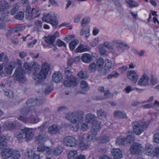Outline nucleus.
Wrapping results in <instances>:
<instances>
[{
  "label": "nucleus",
  "mask_w": 159,
  "mask_h": 159,
  "mask_svg": "<svg viewBox=\"0 0 159 159\" xmlns=\"http://www.w3.org/2000/svg\"><path fill=\"white\" fill-rule=\"evenodd\" d=\"M76 80L74 77H68L66 80H65L63 84L66 87H70L71 86H75L77 84Z\"/></svg>",
  "instance_id": "1a4fd4ad"
},
{
  "label": "nucleus",
  "mask_w": 159,
  "mask_h": 159,
  "mask_svg": "<svg viewBox=\"0 0 159 159\" xmlns=\"http://www.w3.org/2000/svg\"><path fill=\"white\" fill-rule=\"evenodd\" d=\"M3 65H0V75L1 76H5L7 74H10L12 73V69L10 66H6L3 70Z\"/></svg>",
  "instance_id": "f8f14e48"
},
{
  "label": "nucleus",
  "mask_w": 159,
  "mask_h": 159,
  "mask_svg": "<svg viewBox=\"0 0 159 159\" xmlns=\"http://www.w3.org/2000/svg\"><path fill=\"white\" fill-rule=\"evenodd\" d=\"M49 19L50 20L48 22L52 24L53 26L55 27L58 25V21L57 20L56 17L53 14H51V17Z\"/></svg>",
  "instance_id": "a878e982"
},
{
  "label": "nucleus",
  "mask_w": 159,
  "mask_h": 159,
  "mask_svg": "<svg viewBox=\"0 0 159 159\" xmlns=\"http://www.w3.org/2000/svg\"><path fill=\"white\" fill-rule=\"evenodd\" d=\"M24 134L23 129L21 130L17 131L15 134V137L17 139H21L23 137Z\"/></svg>",
  "instance_id": "49530a36"
},
{
  "label": "nucleus",
  "mask_w": 159,
  "mask_h": 159,
  "mask_svg": "<svg viewBox=\"0 0 159 159\" xmlns=\"http://www.w3.org/2000/svg\"><path fill=\"white\" fill-rule=\"evenodd\" d=\"M127 78L131 80L134 83L137 82L139 76L136 72L134 70L128 71L127 74Z\"/></svg>",
  "instance_id": "9b49d317"
},
{
  "label": "nucleus",
  "mask_w": 159,
  "mask_h": 159,
  "mask_svg": "<svg viewBox=\"0 0 159 159\" xmlns=\"http://www.w3.org/2000/svg\"><path fill=\"white\" fill-rule=\"evenodd\" d=\"M80 85V89L84 91H87L89 89L87 83L84 80L81 81Z\"/></svg>",
  "instance_id": "e433bc0d"
},
{
  "label": "nucleus",
  "mask_w": 159,
  "mask_h": 159,
  "mask_svg": "<svg viewBox=\"0 0 159 159\" xmlns=\"http://www.w3.org/2000/svg\"><path fill=\"white\" fill-rule=\"evenodd\" d=\"M24 68L25 69V70H23L25 71V72H27L30 74L31 72V66H30L29 64L27 63H25L24 65Z\"/></svg>",
  "instance_id": "3c124183"
},
{
  "label": "nucleus",
  "mask_w": 159,
  "mask_h": 159,
  "mask_svg": "<svg viewBox=\"0 0 159 159\" xmlns=\"http://www.w3.org/2000/svg\"><path fill=\"white\" fill-rule=\"evenodd\" d=\"M13 151L11 149L6 148L3 149L1 152V154L2 158L7 159L9 158L12 155Z\"/></svg>",
  "instance_id": "ddd939ff"
},
{
  "label": "nucleus",
  "mask_w": 159,
  "mask_h": 159,
  "mask_svg": "<svg viewBox=\"0 0 159 159\" xmlns=\"http://www.w3.org/2000/svg\"><path fill=\"white\" fill-rule=\"evenodd\" d=\"M89 49L88 47H85L84 45H80L75 50L76 52H80L88 51Z\"/></svg>",
  "instance_id": "2f4dec72"
},
{
  "label": "nucleus",
  "mask_w": 159,
  "mask_h": 159,
  "mask_svg": "<svg viewBox=\"0 0 159 159\" xmlns=\"http://www.w3.org/2000/svg\"><path fill=\"white\" fill-rule=\"evenodd\" d=\"M84 113L81 111L75 112V122H80L82 121L84 119Z\"/></svg>",
  "instance_id": "f3484780"
},
{
  "label": "nucleus",
  "mask_w": 159,
  "mask_h": 159,
  "mask_svg": "<svg viewBox=\"0 0 159 159\" xmlns=\"http://www.w3.org/2000/svg\"><path fill=\"white\" fill-rule=\"evenodd\" d=\"M90 21V19L86 18H83L82 21L81 25L84 27Z\"/></svg>",
  "instance_id": "e2e57ef3"
},
{
  "label": "nucleus",
  "mask_w": 159,
  "mask_h": 159,
  "mask_svg": "<svg viewBox=\"0 0 159 159\" xmlns=\"http://www.w3.org/2000/svg\"><path fill=\"white\" fill-rule=\"evenodd\" d=\"M105 67L109 70L110 69L112 68V63L110 60L108 59H106L105 61Z\"/></svg>",
  "instance_id": "79ce46f5"
},
{
  "label": "nucleus",
  "mask_w": 159,
  "mask_h": 159,
  "mask_svg": "<svg viewBox=\"0 0 159 159\" xmlns=\"http://www.w3.org/2000/svg\"><path fill=\"white\" fill-rule=\"evenodd\" d=\"M8 141L6 136H1L0 137V148L2 149L6 147L7 143Z\"/></svg>",
  "instance_id": "b1692460"
},
{
  "label": "nucleus",
  "mask_w": 159,
  "mask_h": 159,
  "mask_svg": "<svg viewBox=\"0 0 159 159\" xmlns=\"http://www.w3.org/2000/svg\"><path fill=\"white\" fill-rule=\"evenodd\" d=\"M7 129L9 130H12L14 129L16 127V124L13 123H10L6 125Z\"/></svg>",
  "instance_id": "13d9d810"
},
{
  "label": "nucleus",
  "mask_w": 159,
  "mask_h": 159,
  "mask_svg": "<svg viewBox=\"0 0 159 159\" xmlns=\"http://www.w3.org/2000/svg\"><path fill=\"white\" fill-rule=\"evenodd\" d=\"M8 61V58L4 52H2L0 54V61L7 62Z\"/></svg>",
  "instance_id": "603ef678"
},
{
  "label": "nucleus",
  "mask_w": 159,
  "mask_h": 159,
  "mask_svg": "<svg viewBox=\"0 0 159 159\" xmlns=\"http://www.w3.org/2000/svg\"><path fill=\"white\" fill-rule=\"evenodd\" d=\"M119 74L116 71L113 72L111 74L108 75L107 79H110L112 78H116L119 76Z\"/></svg>",
  "instance_id": "864d4df0"
},
{
  "label": "nucleus",
  "mask_w": 159,
  "mask_h": 159,
  "mask_svg": "<svg viewBox=\"0 0 159 159\" xmlns=\"http://www.w3.org/2000/svg\"><path fill=\"white\" fill-rule=\"evenodd\" d=\"M110 93L109 90H107L104 93V96H98L96 98H94V99L96 100H103L108 98L110 97Z\"/></svg>",
  "instance_id": "f704fd0d"
},
{
  "label": "nucleus",
  "mask_w": 159,
  "mask_h": 159,
  "mask_svg": "<svg viewBox=\"0 0 159 159\" xmlns=\"http://www.w3.org/2000/svg\"><path fill=\"white\" fill-rule=\"evenodd\" d=\"M142 147L141 144L134 143L130 148L131 153L133 154H138L140 152Z\"/></svg>",
  "instance_id": "6e6552de"
},
{
  "label": "nucleus",
  "mask_w": 159,
  "mask_h": 159,
  "mask_svg": "<svg viewBox=\"0 0 159 159\" xmlns=\"http://www.w3.org/2000/svg\"><path fill=\"white\" fill-rule=\"evenodd\" d=\"M33 8L29 6H27L26 8L25 12V13L26 18L28 20H30L33 18Z\"/></svg>",
  "instance_id": "4be33fe9"
},
{
  "label": "nucleus",
  "mask_w": 159,
  "mask_h": 159,
  "mask_svg": "<svg viewBox=\"0 0 159 159\" xmlns=\"http://www.w3.org/2000/svg\"><path fill=\"white\" fill-rule=\"evenodd\" d=\"M97 119L96 116L91 113H89L85 115V119L86 121L88 122H90L93 121V122L95 121Z\"/></svg>",
  "instance_id": "bb28decb"
},
{
  "label": "nucleus",
  "mask_w": 159,
  "mask_h": 159,
  "mask_svg": "<svg viewBox=\"0 0 159 159\" xmlns=\"http://www.w3.org/2000/svg\"><path fill=\"white\" fill-rule=\"evenodd\" d=\"M25 138L27 141L30 140L34 137V132L32 128H26L23 129Z\"/></svg>",
  "instance_id": "9d476101"
},
{
  "label": "nucleus",
  "mask_w": 159,
  "mask_h": 159,
  "mask_svg": "<svg viewBox=\"0 0 159 159\" xmlns=\"http://www.w3.org/2000/svg\"><path fill=\"white\" fill-rule=\"evenodd\" d=\"M96 64L94 63H92L89 65V70L91 72H92L96 70Z\"/></svg>",
  "instance_id": "69168bd1"
},
{
  "label": "nucleus",
  "mask_w": 159,
  "mask_h": 159,
  "mask_svg": "<svg viewBox=\"0 0 159 159\" xmlns=\"http://www.w3.org/2000/svg\"><path fill=\"white\" fill-rule=\"evenodd\" d=\"M78 43V41L76 39L73 40L69 43V46L71 50H73Z\"/></svg>",
  "instance_id": "ea45409f"
},
{
  "label": "nucleus",
  "mask_w": 159,
  "mask_h": 159,
  "mask_svg": "<svg viewBox=\"0 0 159 159\" xmlns=\"http://www.w3.org/2000/svg\"><path fill=\"white\" fill-rule=\"evenodd\" d=\"M128 133L129 135L127 136V138H125L126 143H131L132 142L134 141L135 140L134 137L133 136L132 131H128Z\"/></svg>",
  "instance_id": "cd10ccee"
},
{
  "label": "nucleus",
  "mask_w": 159,
  "mask_h": 159,
  "mask_svg": "<svg viewBox=\"0 0 159 159\" xmlns=\"http://www.w3.org/2000/svg\"><path fill=\"white\" fill-rule=\"evenodd\" d=\"M33 74L34 75V80H42L46 78L50 69L48 63L45 62L43 63L40 70V66L36 62H34L32 66Z\"/></svg>",
  "instance_id": "f257e3e1"
},
{
  "label": "nucleus",
  "mask_w": 159,
  "mask_h": 159,
  "mask_svg": "<svg viewBox=\"0 0 159 159\" xmlns=\"http://www.w3.org/2000/svg\"><path fill=\"white\" fill-rule=\"evenodd\" d=\"M89 30V28H88L87 30H84L83 29L80 32V34L81 36L84 35L85 37L87 38L90 35Z\"/></svg>",
  "instance_id": "58836bf2"
},
{
  "label": "nucleus",
  "mask_w": 159,
  "mask_h": 159,
  "mask_svg": "<svg viewBox=\"0 0 159 159\" xmlns=\"http://www.w3.org/2000/svg\"><path fill=\"white\" fill-rule=\"evenodd\" d=\"M98 140L101 143H106L109 141V138L106 135H103L98 138Z\"/></svg>",
  "instance_id": "a19ab883"
},
{
  "label": "nucleus",
  "mask_w": 159,
  "mask_h": 159,
  "mask_svg": "<svg viewBox=\"0 0 159 159\" xmlns=\"http://www.w3.org/2000/svg\"><path fill=\"white\" fill-rule=\"evenodd\" d=\"M78 76L81 78L86 79L88 77V75L85 71L81 70L78 74Z\"/></svg>",
  "instance_id": "a18cd8bd"
},
{
  "label": "nucleus",
  "mask_w": 159,
  "mask_h": 159,
  "mask_svg": "<svg viewBox=\"0 0 159 159\" xmlns=\"http://www.w3.org/2000/svg\"><path fill=\"white\" fill-rule=\"evenodd\" d=\"M97 116L99 119H103L106 118L107 114L106 112L102 109L97 111Z\"/></svg>",
  "instance_id": "c85d7f7f"
},
{
  "label": "nucleus",
  "mask_w": 159,
  "mask_h": 159,
  "mask_svg": "<svg viewBox=\"0 0 159 159\" xmlns=\"http://www.w3.org/2000/svg\"><path fill=\"white\" fill-rule=\"evenodd\" d=\"M104 62V60L102 58H99L97 61V66H98V68L102 67Z\"/></svg>",
  "instance_id": "5fc2aeb1"
},
{
  "label": "nucleus",
  "mask_w": 159,
  "mask_h": 159,
  "mask_svg": "<svg viewBox=\"0 0 159 159\" xmlns=\"http://www.w3.org/2000/svg\"><path fill=\"white\" fill-rule=\"evenodd\" d=\"M13 159H18L20 156V153L19 151L13 152Z\"/></svg>",
  "instance_id": "338daca9"
},
{
  "label": "nucleus",
  "mask_w": 159,
  "mask_h": 159,
  "mask_svg": "<svg viewBox=\"0 0 159 159\" xmlns=\"http://www.w3.org/2000/svg\"><path fill=\"white\" fill-rule=\"evenodd\" d=\"M100 53L102 56H105L107 55V53L106 49L104 47H102L99 48Z\"/></svg>",
  "instance_id": "bf43d9fd"
},
{
  "label": "nucleus",
  "mask_w": 159,
  "mask_h": 159,
  "mask_svg": "<svg viewBox=\"0 0 159 159\" xmlns=\"http://www.w3.org/2000/svg\"><path fill=\"white\" fill-rule=\"evenodd\" d=\"M45 41L48 44V47L51 48L52 46H54V43L55 41V37L53 36L49 35L44 37Z\"/></svg>",
  "instance_id": "dca6fc26"
},
{
  "label": "nucleus",
  "mask_w": 159,
  "mask_h": 159,
  "mask_svg": "<svg viewBox=\"0 0 159 159\" xmlns=\"http://www.w3.org/2000/svg\"><path fill=\"white\" fill-rule=\"evenodd\" d=\"M43 15L44 16L42 18L43 21L48 22L49 20H50L49 19L50 17H51V13H49L48 14H46V15L44 14Z\"/></svg>",
  "instance_id": "6e6d98bb"
},
{
  "label": "nucleus",
  "mask_w": 159,
  "mask_h": 159,
  "mask_svg": "<svg viewBox=\"0 0 159 159\" xmlns=\"http://www.w3.org/2000/svg\"><path fill=\"white\" fill-rule=\"evenodd\" d=\"M159 106V102L157 100H155V102L153 104H147L143 106L144 108H150L153 107L156 110H157V107Z\"/></svg>",
  "instance_id": "c756f323"
},
{
  "label": "nucleus",
  "mask_w": 159,
  "mask_h": 159,
  "mask_svg": "<svg viewBox=\"0 0 159 159\" xmlns=\"http://www.w3.org/2000/svg\"><path fill=\"white\" fill-rule=\"evenodd\" d=\"M28 109L26 108H23L20 110L21 113L23 115H27L30 114V116L29 118V122L30 123H36L39 121V119L37 117V115L36 110L34 109H32L33 111L31 110H27Z\"/></svg>",
  "instance_id": "7ed1b4c3"
},
{
  "label": "nucleus",
  "mask_w": 159,
  "mask_h": 159,
  "mask_svg": "<svg viewBox=\"0 0 159 159\" xmlns=\"http://www.w3.org/2000/svg\"><path fill=\"white\" fill-rule=\"evenodd\" d=\"M77 152L76 151H70L68 155V159H76L77 157Z\"/></svg>",
  "instance_id": "c9c22d12"
},
{
  "label": "nucleus",
  "mask_w": 159,
  "mask_h": 159,
  "mask_svg": "<svg viewBox=\"0 0 159 159\" xmlns=\"http://www.w3.org/2000/svg\"><path fill=\"white\" fill-rule=\"evenodd\" d=\"M127 3L129 5L130 8L137 7L139 5V4L133 0H129L127 1Z\"/></svg>",
  "instance_id": "de8ad7c7"
},
{
  "label": "nucleus",
  "mask_w": 159,
  "mask_h": 159,
  "mask_svg": "<svg viewBox=\"0 0 159 159\" xmlns=\"http://www.w3.org/2000/svg\"><path fill=\"white\" fill-rule=\"evenodd\" d=\"M114 115L115 117L119 118H125L126 117V114L125 112L119 111H115Z\"/></svg>",
  "instance_id": "473e14b6"
},
{
  "label": "nucleus",
  "mask_w": 159,
  "mask_h": 159,
  "mask_svg": "<svg viewBox=\"0 0 159 159\" xmlns=\"http://www.w3.org/2000/svg\"><path fill=\"white\" fill-rule=\"evenodd\" d=\"M72 72L71 71V67H67L65 70V74L67 77L71 78V77H74L71 75Z\"/></svg>",
  "instance_id": "4c0bfd02"
},
{
  "label": "nucleus",
  "mask_w": 159,
  "mask_h": 159,
  "mask_svg": "<svg viewBox=\"0 0 159 159\" xmlns=\"http://www.w3.org/2000/svg\"><path fill=\"white\" fill-rule=\"evenodd\" d=\"M46 146H45L43 144H41L39 145L37 148L38 151L42 152H44Z\"/></svg>",
  "instance_id": "774afa93"
},
{
  "label": "nucleus",
  "mask_w": 159,
  "mask_h": 159,
  "mask_svg": "<svg viewBox=\"0 0 159 159\" xmlns=\"http://www.w3.org/2000/svg\"><path fill=\"white\" fill-rule=\"evenodd\" d=\"M152 145L147 143L145 146L146 154L148 155H151L153 153L154 156H158L159 155V148L158 147H156L154 150Z\"/></svg>",
  "instance_id": "39448f33"
},
{
  "label": "nucleus",
  "mask_w": 159,
  "mask_h": 159,
  "mask_svg": "<svg viewBox=\"0 0 159 159\" xmlns=\"http://www.w3.org/2000/svg\"><path fill=\"white\" fill-rule=\"evenodd\" d=\"M98 71L100 72V75H105L106 74L108 73L109 71V70H108L105 67H103L98 68Z\"/></svg>",
  "instance_id": "37998d69"
},
{
  "label": "nucleus",
  "mask_w": 159,
  "mask_h": 159,
  "mask_svg": "<svg viewBox=\"0 0 159 159\" xmlns=\"http://www.w3.org/2000/svg\"><path fill=\"white\" fill-rule=\"evenodd\" d=\"M149 78L147 75L143 74L139 80L138 84L140 86H145L148 84Z\"/></svg>",
  "instance_id": "4468645a"
},
{
  "label": "nucleus",
  "mask_w": 159,
  "mask_h": 159,
  "mask_svg": "<svg viewBox=\"0 0 159 159\" xmlns=\"http://www.w3.org/2000/svg\"><path fill=\"white\" fill-rule=\"evenodd\" d=\"M72 124L70 126V129L72 130L76 131L79 128L80 126L78 123L79 122H72Z\"/></svg>",
  "instance_id": "c03bdc74"
},
{
  "label": "nucleus",
  "mask_w": 159,
  "mask_h": 159,
  "mask_svg": "<svg viewBox=\"0 0 159 159\" xmlns=\"http://www.w3.org/2000/svg\"><path fill=\"white\" fill-rule=\"evenodd\" d=\"M116 142L117 145H123L126 142V139L125 138H119L117 139Z\"/></svg>",
  "instance_id": "8fccbe9b"
},
{
  "label": "nucleus",
  "mask_w": 159,
  "mask_h": 159,
  "mask_svg": "<svg viewBox=\"0 0 159 159\" xmlns=\"http://www.w3.org/2000/svg\"><path fill=\"white\" fill-rule=\"evenodd\" d=\"M52 79L55 82L58 83L62 81V77L61 74L59 72L54 73L52 75Z\"/></svg>",
  "instance_id": "6ab92c4d"
},
{
  "label": "nucleus",
  "mask_w": 159,
  "mask_h": 159,
  "mask_svg": "<svg viewBox=\"0 0 159 159\" xmlns=\"http://www.w3.org/2000/svg\"><path fill=\"white\" fill-rule=\"evenodd\" d=\"M43 102V101L41 100H33L32 98L28 100L26 102L28 107H24V108L28 109V110H32V109H34L35 110L34 107L37 106V105L41 104ZM33 111H32V112Z\"/></svg>",
  "instance_id": "423d86ee"
},
{
  "label": "nucleus",
  "mask_w": 159,
  "mask_h": 159,
  "mask_svg": "<svg viewBox=\"0 0 159 159\" xmlns=\"http://www.w3.org/2000/svg\"><path fill=\"white\" fill-rule=\"evenodd\" d=\"M148 123L147 122L135 121L132 123L134 133L137 135H140L148 128Z\"/></svg>",
  "instance_id": "f03ea898"
},
{
  "label": "nucleus",
  "mask_w": 159,
  "mask_h": 159,
  "mask_svg": "<svg viewBox=\"0 0 159 159\" xmlns=\"http://www.w3.org/2000/svg\"><path fill=\"white\" fill-rule=\"evenodd\" d=\"M101 128V123L100 122L98 121H94L93 122L92 129L91 131L94 133H96L97 134L98 132L100 129Z\"/></svg>",
  "instance_id": "412c9836"
},
{
  "label": "nucleus",
  "mask_w": 159,
  "mask_h": 159,
  "mask_svg": "<svg viewBox=\"0 0 159 159\" xmlns=\"http://www.w3.org/2000/svg\"><path fill=\"white\" fill-rule=\"evenodd\" d=\"M62 152L61 148H55L53 151V154L56 156L59 155Z\"/></svg>",
  "instance_id": "0e129e2a"
},
{
  "label": "nucleus",
  "mask_w": 159,
  "mask_h": 159,
  "mask_svg": "<svg viewBox=\"0 0 159 159\" xmlns=\"http://www.w3.org/2000/svg\"><path fill=\"white\" fill-rule=\"evenodd\" d=\"M19 8V7L17 5H15L11 11V13L12 15H15L16 12H18Z\"/></svg>",
  "instance_id": "680f3d73"
},
{
  "label": "nucleus",
  "mask_w": 159,
  "mask_h": 159,
  "mask_svg": "<svg viewBox=\"0 0 159 159\" xmlns=\"http://www.w3.org/2000/svg\"><path fill=\"white\" fill-rule=\"evenodd\" d=\"M75 112L73 113L69 112L66 115L65 117L71 122H75Z\"/></svg>",
  "instance_id": "72a5a7b5"
},
{
  "label": "nucleus",
  "mask_w": 159,
  "mask_h": 159,
  "mask_svg": "<svg viewBox=\"0 0 159 159\" xmlns=\"http://www.w3.org/2000/svg\"><path fill=\"white\" fill-rule=\"evenodd\" d=\"M87 142L86 143H84V141L83 140H80L79 143V145L80 148L82 150H84L86 149L88 147V144Z\"/></svg>",
  "instance_id": "09e8293b"
},
{
  "label": "nucleus",
  "mask_w": 159,
  "mask_h": 159,
  "mask_svg": "<svg viewBox=\"0 0 159 159\" xmlns=\"http://www.w3.org/2000/svg\"><path fill=\"white\" fill-rule=\"evenodd\" d=\"M63 142L66 146L69 147H73L77 143V140L71 136L66 137L63 139Z\"/></svg>",
  "instance_id": "0eeeda50"
},
{
  "label": "nucleus",
  "mask_w": 159,
  "mask_h": 159,
  "mask_svg": "<svg viewBox=\"0 0 159 159\" xmlns=\"http://www.w3.org/2000/svg\"><path fill=\"white\" fill-rule=\"evenodd\" d=\"M81 60L85 63H89L92 60V57L89 54L84 53L82 56Z\"/></svg>",
  "instance_id": "393cba45"
},
{
  "label": "nucleus",
  "mask_w": 159,
  "mask_h": 159,
  "mask_svg": "<svg viewBox=\"0 0 159 159\" xmlns=\"http://www.w3.org/2000/svg\"><path fill=\"white\" fill-rule=\"evenodd\" d=\"M48 139V136L46 134L42 133L36 137L35 140L38 143H42L46 141Z\"/></svg>",
  "instance_id": "2eb2a0df"
},
{
  "label": "nucleus",
  "mask_w": 159,
  "mask_h": 159,
  "mask_svg": "<svg viewBox=\"0 0 159 159\" xmlns=\"http://www.w3.org/2000/svg\"><path fill=\"white\" fill-rule=\"evenodd\" d=\"M96 133H94L91 131H90L87 134L85 135L86 137V141L87 143H90L94 140H96Z\"/></svg>",
  "instance_id": "aec40b11"
},
{
  "label": "nucleus",
  "mask_w": 159,
  "mask_h": 159,
  "mask_svg": "<svg viewBox=\"0 0 159 159\" xmlns=\"http://www.w3.org/2000/svg\"><path fill=\"white\" fill-rule=\"evenodd\" d=\"M24 14L22 12H20L15 16V18L19 20H22L24 18Z\"/></svg>",
  "instance_id": "052dcab7"
},
{
  "label": "nucleus",
  "mask_w": 159,
  "mask_h": 159,
  "mask_svg": "<svg viewBox=\"0 0 159 159\" xmlns=\"http://www.w3.org/2000/svg\"><path fill=\"white\" fill-rule=\"evenodd\" d=\"M25 28V26H20L16 27L13 29V30L14 32H18L23 30Z\"/></svg>",
  "instance_id": "4d7b16f0"
},
{
  "label": "nucleus",
  "mask_w": 159,
  "mask_h": 159,
  "mask_svg": "<svg viewBox=\"0 0 159 159\" xmlns=\"http://www.w3.org/2000/svg\"><path fill=\"white\" fill-rule=\"evenodd\" d=\"M8 3L5 1L0 2V12L4 11L8 7Z\"/></svg>",
  "instance_id": "7c9ffc66"
},
{
  "label": "nucleus",
  "mask_w": 159,
  "mask_h": 159,
  "mask_svg": "<svg viewBox=\"0 0 159 159\" xmlns=\"http://www.w3.org/2000/svg\"><path fill=\"white\" fill-rule=\"evenodd\" d=\"M25 73L21 67L17 68L13 75L14 79L20 83L24 82L26 80Z\"/></svg>",
  "instance_id": "20e7f679"
},
{
  "label": "nucleus",
  "mask_w": 159,
  "mask_h": 159,
  "mask_svg": "<svg viewBox=\"0 0 159 159\" xmlns=\"http://www.w3.org/2000/svg\"><path fill=\"white\" fill-rule=\"evenodd\" d=\"M49 133L56 134L60 133L59 127L56 125H54L50 126L48 129Z\"/></svg>",
  "instance_id": "5701e85b"
},
{
  "label": "nucleus",
  "mask_w": 159,
  "mask_h": 159,
  "mask_svg": "<svg viewBox=\"0 0 159 159\" xmlns=\"http://www.w3.org/2000/svg\"><path fill=\"white\" fill-rule=\"evenodd\" d=\"M111 152L115 159H120L122 157V152L119 148L113 149Z\"/></svg>",
  "instance_id": "a211bd4d"
}]
</instances>
